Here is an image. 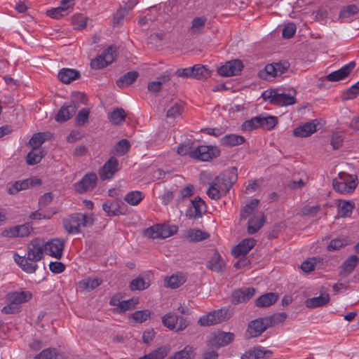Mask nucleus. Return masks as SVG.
I'll return each instance as SVG.
<instances>
[{
    "label": "nucleus",
    "instance_id": "1",
    "mask_svg": "<svg viewBox=\"0 0 359 359\" xmlns=\"http://www.w3.org/2000/svg\"><path fill=\"white\" fill-rule=\"evenodd\" d=\"M237 169L234 167L217 175L210 183L207 190L208 196L213 200L224 196L237 181Z\"/></svg>",
    "mask_w": 359,
    "mask_h": 359
},
{
    "label": "nucleus",
    "instance_id": "2",
    "mask_svg": "<svg viewBox=\"0 0 359 359\" xmlns=\"http://www.w3.org/2000/svg\"><path fill=\"white\" fill-rule=\"evenodd\" d=\"M64 229L71 234L79 233L81 229L91 225L93 219L85 214L75 213L63 219Z\"/></svg>",
    "mask_w": 359,
    "mask_h": 359
},
{
    "label": "nucleus",
    "instance_id": "3",
    "mask_svg": "<svg viewBox=\"0 0 359 359\" xmlns=\"http://www.w3.org/2000/svg\"><path fill=\"white\" fill-rule=\"evenodd\" d=\"M358 183V177L355 175L346 171H340L338 173L339 194H346L353 193Z\"/></svg>",
    "mask_w": 359,
    "mask_h": 359
},
{
    "label": "nucleus",
    "instance_id": "4",
    "mask_svg": "<svg viewBox=\"0 0 359 359\" xmlns=\"http://www.w3.org/2000/svg\"><path fill=\"white\" fill-rule=\"evenodd\" d=\"M177 231V227L175 225L156 224L146 229L144 234L153 239L166 238L176 233Z\"/></svg>",
    "mask_w": 359,
    "mask_h": 359
},
{
    "label": "nucleus",
    "instance_id": "5",
    "mask_svg": "<svg viewBox=\"0 0 359 359\" xmlns=\"http://www.w3.org/2000/svg\"><path fill=\"white\" fill-rule=\"evenodd\" d=\"M219 154V151L216 147L201 145L193 149L189 153V156L197 161H208L217 157Z\"/></svg>",
    "mask_w": 359,
    "mask_h": 359
},
{
    "label": "nucleus",
    "instance_id": "6",
    "mask_svg": "<svg viewBox=\"0 0 359 359\" xmlns=\"http://www.w3.org/2000/svg\"><path fill=\"white\" fill-rule=\"evenodd\" d=\"M162 322L165 327L175 332L184 330L189 325L186 318L172 313L165 314Z\"/></svg>",
    "mask_w": 359,
    "mask_h": 359
},
{
    "label": "nucleus",
    "instance_id": "7",
    "mask_svg": "<svg viewBox=\"0 0 359 359\" xmlns=\"http://www.w3.org/2000/svg\"><path fill=\"white\" fill-rule=\"evenodd\" d=\"M116 57L115 50L108 47L104 52L90 62V67L95 69H102L113 62Z\"/></svg>",
    "mask_w": 359,
    "mask_h": 359
},
{
    "label": "nucleus",
    "instance_id": "8",
    "mask_svg": "<svg viewBox=\"0 0 359 359\" xmlns=\"http://www.w3.org/2000/svg\"><path fill=\"white\" fill-rule=\"evenodd\" d=\"M296 91L292 90L291 93H280L278 90H273L269 92V97L271 101L280 106H287L295 103Z\"/></svg>",
    "mask_w": 359,
    "mask_h": 359
},
{
    "label": "nucleus",
    "instance_id": "9",
    "mask_svg": "<svg viewBox=\"0 0 359 359\" xmlns=\"http://www.w3.org/2000/svg\"><path fill=\"white\" fill-rule=\"evenodd\" d=\"M287 62H278L269 64L264 69L259 72V75L264 79H268L270 77H276L284 74L288 69Z\"/></svg>",
    "mask_w": 359,
    "mask_h": 359
},
{
    "label": "nucleus",
    "instance_id": "10",
    "mask_svg": "<svg viewBox=\"0 0 359 359\" xmlns=\"http://www.w3.org/2000/svg\"><path fill=\"white\" fill-rule=\"evenodd\" d=\"M44 243L39 238L32 240L27 247V257L29 259L39 262L43 256Z\"/></svg>",
    "mask_w": 359,
    "mask_h": 359
},
{
    "label": "nucleus",
    "instance_id": "11",
    "mask_svg": "<svg viewBox=\"0 0 359 359\" xmlns=\"http://www.w3.org/2000/svg\"><path fill=\"white\" fill-rule=\"evenodd\" d=\"M65 241L60 238H53L44 243L45 252L55 259H60L63 255Z\"/></svg>",
    "mask_w": 359,
    "mask_h": 359
},
{
    "label": "nucleus",
    "instance_id": "12",
    "mask_svg": "<svg viewBox=\"0 0 359 359\" xmlns=\"http://www.w3.org/2000/svg\"><path fill=\"white\" fill-rule=\"evenodd\" d=\"M97 182V175L94 172H89L85 175L82 179L74 184L76 191L85 193L93 190Z\"/></svg>",
    "mask_w": 359,
    "mask_h": 359
},
{
    "label": "nucleus",
    "instance_id": "13",
    "mask_svg": "<svg viewBox=\"0 0 359 359\" xmlns=\"http://www.w3.org/2000/svg\"><path fill=\"white\" fill-rule=\"evenodd\" d=\"M233 334L231 332L218 331L209 336L208 344L215 347L224 346L230 344L233 340Z\"/></svg>",
    "mask_w": 359,
    "mask_h": 359
},
{
    "label": "nucleus",
    "instance_id": "14",
    "mask_svg": "<svg viewBox=\"0 0 359 359\" xmlns=\"http://www.w3.org/2000/svg\"><path fill=\"white\" fill-rule=\"evenodd\" d=\"M226 319L225 313L221 310L213 311L201 316L198 323L201 326H211L224 321Z\"/></svg>",
    "mask_w": 359,
    "mask_h": 359
},
{
    "label": "nucleus",
    "instance_id": "15",
    "mask_svg": "<svg viewBox=\"0 0 359 359\" xmlns=\"http://www.w3.org/2000/svg\"><path fill=\"white\" fill-rule=\"evenodd\" d=\"M32 231V227L29 223L9 227L2 231V236L8 238L25 237Z\"/></svg>",
    "mask_w": 359,
    "mask_h": 359
},
{
    "label": "nucleus",
    "instance_id": "16",
    "mask_svg": "<svg viewBox=\"0 0 359 359\" xmlns=\"http://www.w3.org/2000/svg\"><path fill=\"white\" fill-rule=\"evenodd\" d=\"M243 67V63L241 60H233L219 67L217 72L221 76H231L238 74Z\"/></svg>",
    "mask_w": 359,
    "mask_h": 359
},
{
    "label": "nucleus",
    "instance_id": "17",
    "mask_svg": "<svg viewBox=\"0 0 359 359\" xmlns=\"http://www.w3.org/2000/svg\"><path fill=\"white\" fill-rule=\"evenodd\" d=\"M266 320V318H261L250 323L248 332L250 337H257L262 334L268 327H270V324H268Z\"/></svg>",
    "mask_w": 359,
    "mask_h": 359
},
{
    "label": "nucleus",
    "instance_id": "18",
    "mask_svg": "<svg viewBox=\"0 0 359 359\" xmlns=\"http://www.w3.org/2000/svg\"><path fill=\"white\" fill-rule=\"evenodd\" d=\"M118 162L114 157H111L102 167L99 174L102 180L111 179L118 170Z\"/></svg>",
    "mask_w": 359,
    "mask_h": 359
},
{
    "label": "nucleus",
    "instance_id": "19",
    "mask_svg": "<svg viewBox=\"0 0 359 359\" xmlns=\"http://www.w3.org/2000/svg\"><path fill=\"white\" fill-rule=\"evenodd\" d=\"M273 356L271 350L262 346L255 347L242 355L241 359H269Z\"/></svg>",
    "mask_w": 359,
    "mask_h": 359
},
{
    "label": "nucleus",
    "instance_id": "20",
    "mask_svg": "<svg viewBox=\"0 0 359 359\" xmlns=\"http://www.w3.org/2000/svg\"><path fill=\"white\" fill-rule=\"evenodd\" d=\"M191 207L187 210V215L189 218L198 219L202 217L206 210V205L201 198H195L191 201Z\"/></svg>",
    "mask_w": 359,
    "mask_h": 359
},
{
    "label": "nucleus",
    "instance_id": "21",
    "mask_svg": "<svg viewBox=\"0 0 359 359\" xmlns=\"http://www.w3.org/2000/svg\"><path fill=\"white\" fill-rule=\"evenodd\" d=\"M77 106L74 102L65 103L59 109L55 119L57 122H65L75 114Z\"/></svg>",
    "mask_w": 359,
    "mask_h": 359
},
{
    "label": "nucleus",
    "instance_id": "22",
    "mask_svg": "<svg viewBox=\"0 0 359 359\" xmlns=\"http://www.w3.org/2000/svg\"><path fill=\"white\" fill-rule=\"evenodd\" d=\"M14 260L16 264L22 269V270L28 273H34L37 268L38 265L36 264V261L29 259L28 257L25 256H20L18 254H14Z\"/></svg>",
    "mask_w": 359,
    "mask_h": 359
},
{
    "label": "nucleus",
    "instance_id": "23",
    "mask_svg": "<svg viewBox=\"0 0 359 359\" xmlns=\"http://www.w3.org/2000/svg\"><path fill=\"white\" fill-rule=\"evenodd\" d=\"M225 266V262L221 255L217 251L213 250L211 257L206 262L207 269L219 273L224 271Z\"/></svg>",
    "mask_w": 359,
    "mask_h": 359
},
{
    "label": "nucleus",
    "instance_id": "24",
    "mask_svg": "<svg viewBox=\"0 0 359 359\" xmlns=\"http://www.w3.org/2000/svg\"><path fill=\"white\" fill-rule=\"evenodd\" d=\"M256 243L253 238H245L234 246L231 250L232 255L235 257L245 255L255 246Z\"/></svg>",
    "mask_w": 359,
    "mask_h": 359
},
{
    "label": "nucleus",
    "instance_id": "25",
    "mask_svg": "<svg viewBox=\"0 0 359 359\" xmlns=\"http://www.w3.org/2000/svg\"><path fill=\"white\" fill-rule=\"evenodd\" d=\"M32 297V294L29 291L11 292L7 294L6 299L20 306V304L27 302Z\"/></svg>",
    "mask_w": 359,
    "mask_h": 359
},
{
    "label": "nucleus",
    "instance_id": "26",
    "mask_svg": "<svg viewBox=\"0 0 359 359\" xmlns=\"http://www.w3.org/2000/svg\"><path fill=\"white\" fill-rule=\"evenodd\" d=\"M253 287H244L235 290L232 294V302L234 304L245 302L249 300L255 294Z\"/></svg>",
    "mask_w": 359,
    "mask_h": 359
},
{
    "label": "nucleus",
    "instance_id": "27",
    "mask_svg": "<svg viewBox=\"0 0 359 359\" xmlns=\"http://www.w3.org/2000/svg\"><path fill=\"white\" fill-rule=\"evenodd\" d=\"M354 208L355 203L353 201L338 199V217H351Z\"/></svg>",
    "mask_w": 359,
    "mask_h": 359
},
{
    "label": "nucleus",
    "instance_id": "28",
    "mask_svg": "<svg viewBox=\"0 0 359 359\" xmlns=\"http://www.w3.org/2000/svg\"><path fill=\"white\" fill-rule=\"evenodd\" d=\"M149 276V273H142L134 278L130 283L131 290H143L149 287L151 284Z\"/></svg>",
    "mask_w": 359,
    "mask_h": 359
},
{
    "label": "nucleus",
    "instance_id": "29",
    "mask_svg": "<svg viewBox=\"0 0 359 359\" xmlns=\"http://www.w3.org/2000/svg\"><path fill=\"white\" fill-rule=\"evenodd\" d=\"M316 121L307 122L305 124L296 128L293 130V135L295 137H306L316 131Z\"/></svg>",
    "mask_w": 359,
    "mask_h": 359
},
{
    "label": "nucleus",
    "instance_id": "30",
    "mask_svg": "<svg viewBox=\"0 0 359 359\" xmlns=\"http://www.w3.org/2000/svg\"><path fill=\"white\" fill-rule=\"evenodd\" d=\"M79 76V72L74 69L63 68L58 73L59 79L67 84L78 79Z\"/></svg>",
    "mask_w": 359,
    "mask_h": 359
},
{
    "label": "nucleus",
    "instance_id": "31",
    "mask_svg": "<svg viewBox=\"0 0 359 359\" xmlns=\"http://www.w3.org/2000/svg\"><path fill=\"white\" fill-rule=\"evenodd\" d=\"M207 18L205 16L195 17L192 19L189 32L191 34H199L205 29Z\"/></svg>",
    "mask_w": 359,
    "mask_h": 359
},
{
    "label": "nucleus",
    "instance_id": "32",
    "mask_svg": "<svg viewBox=\"0 0 359 359\" xmlns=\"http://www.w3.org/2000/svg\"><path fill=\"white\" fill-rule=\"evenodd\" d=\"M264 223V217L263 214L259 213L254 215L248 221V232L250 234L255 233L258 231Z\"/></svg>",
    "mask_w": 359,
    "mask_h": 359
},
{
    "label": "nucleus",
    "instance_id": "33",
    "mask_svg": "<svg viewBox=\"0 0 359 359\" xmlns=\"http://www.w3.org/2000/svg\"><path fill=\"white\" fill-rule=\"evenodd\" d=\"M186 276L182 273L172 274L165 279V286L172 289H176L183 285L186 281Z\"/></svg>",
    "mask_w": 359,
    "mask_h": 359
},
{
    "label": "nucleus",
    "instance_id": "34",
    "mask_svg": "<svg viewBox=\"0 0 359 359\" xmlns=\"http://www.w3.org/2000/svg\"><path fill=\"white\" fill-rule=\"evenodd\" d=\"M330 300L329 294L322 293L318 297L307 299L305 305L307 308L313 309L325 305Z\"/></svg>",
    "mask_w": 359,
    "mask_h": 359
},
{
    "label": "nucleus",
    "instance_id": "35",
    "mask_svg": "<svg viewBox=\"0 0 359 359\" xmlns=\"http://www.w3.org/2000/svg\"><path fill=\"white\" fill-rule=\"evenodd\" d=\"M245 138L238 135L229 134L224 136L220 141L222 145L227 147H232L242 144Z\"/></svg>",
    "mask_w": 359,
    "mask_h": 359
},
{
    "label": "nucleus",
    "instance_id": "36",
    "mask_svg": "<svg viewBox=\"0 0 359 359\" xmlns=\"http://www.w3.org/2000/svg\"><path fill=\"white\" fill-rule=\"evenodd\" d=\"M209 237V233L200 229H190L185 234L186 240L189 242H200Z\"/></svg>",
    "mask_w": 359,
    "mask_h": 359
},
{
    "label": "nucleus",
    "instance_id": "37",
    "mask_svg": "<svg viewBox=\"0 0 359 359\" xmlns=\"http://www.w3.org/2000/svg\"><path fill=\"white\" fill-rule=\"evenodd\" d=\"M260 128L270 130L273 129L278 123V118L267 114H261L259 115Z\"/></svg>",
    "mask_w": 359,
    "mask_h": 359
},
{
    "label": "nucleus",
    "instance_id": "38",
    "mask_svg": "<svg viewBox=\"0 0 359 359\" xmlns=\"http://www.w3.org/2000/svg\"><path fill=\"white\" fill-rule=\"evenodd\" d=\"M34 359H67L63 353L58 352L55 348H46L37 354Z\"/></svg>",
    "mask_w": 359,
    "mask_h": 359
},
{
    "label": "nucleus",
    "instance_id": "39",
    "mask_svg": "<svg viewBox=\"0 0 359 359\" xmlns=\"http://www.w3.org/2000/svg\"><path fill=\"white\" fill-rule=\"evenodd\" d=\"M170 77L168 74L162 75L157 78L156 81H151L147 85L148 91L151 93H157L161 88L163 84L170 81Z\"/></svg>",
    "mask_w": 359,
    "mask_h": 359
},
{
    "label": "nucleus",
    "instance_id": "40",
    "mask_svg": "<svg viewBox=\"0 0 359 359\" xmlns=\"http://www.w3.org/2000/svg\"><path fill=\"white\" fill-rule=\"evenodd\" d=\"M278 299V295L274 292H269L260 296L256 300L258 307H267L274 304Z\"/></svg>",
    "mask_w": 359,
    "mask_h": 359
},
{
    "label": "nucleus",
    "instance_id": "41",
    "mask_svg": "<svg viewBox=\"0 0 359 359\" xmlns=\"http://www.w3.org/2000/svg\"><path fill=\"white\" fill-rule=\"evenodd\" d=\"M102 283V280L99 278H85L79 283V288L87 292L91 291Z\"/></svg>",
    "mask_w": 359,
    "mask_h": 359
},
{
    "label": "nucleus",
    "instance_id": "42",
    "mask_svg": "<svg viewBox=\"0 0 359 359\" xmlns=\"http://www.w3.org/2000/svg\"><path fill=\"white\" fill-rule=\"evenodd\" d=\"M359 261V258L357 255L350 256L341 265V271L340 275H348L357 266Z\"/></svg>",
    "mask_w": 359,
    "mask_h": 359
},
{
    "label": "nucleus",
    "instance_id": "43",
    "mask_svg": "<svg viewBox=\"0 0 359 359\" xmlns=\"http://www.w3.org/2000/svg\"><path fill=\"white\" fill-rule=\"evenodd\" d=\"M193 73V78L198 80H205L211 76V71L201 65H194Z\"/></svg>",
    "mask_w": 359,
    "mask_h": 359
},
{
    "label": "nucleus",
    "instance_id": "44",
    "mask_svg": "<svg viewBox=\"0 0 359 359\" xmlns=\"http://www.w3.org/2000/svg\"><path fill=\"white\" fill-rule=\"evenodd\" d=\"M322 264V260L319 258L311 257L304 261L302 265L301 269L304 272L309 273L318 268H320Z\"/></svg>",
    "mask_w": 359,
    "mask_h": 359
},
{
    "label": "nucleus",
    "instance_id": "45",
    "mask_svg": "<svg viewBox=\"0 0 359 359\" xmlns=\"http://www.w3.org/2000/svg\"><path fill=\"white\" fill-rule=\"evenodd\" d=\"M126 114L122 108H116L108 115L109 121L115 125H118L125 121Z\"/></svg>",
    "mask_w": 359,
    "mask_h": 359
},
{
    "label": "nucleus",
    "instance_id": "46",
    "mask_svg": "<svg viewBox=\"0 0 359 359\" xmlns=\"http://www.w3.org/2000/svg\"><path fill=\"white\" fill-rule=\"evenodd\" d=\"M31 183L29 180L17 181L8 187V191L10 194H16L20 191L28 189Z\"/></svg>",
    "mask_w": 359,
    "mask_h": 359
},
{
    "label": "nucleus",
    "instance_id": "47",
    "mask_svg": "<svg viewBox=\"0 0 359 359\" xmlns=\"http://www.w3.org/2000/svg\"><path fill=\"white\" fill-rule=\"evenodd\" d=\"M144 195L142 191H133L126 194L124 200L131 205H137L144 198Z\"/></svg>",
    "mask_w": 359,
    "mask_h": 359
},
{
    "label": "nucleus",
    "instance_id": "48",
    "mask_svg": "<svg viewBox=\"0 0 359 359\" xmlns=\"http://www.w3.org/2000/svg\"><path fill=\"white\" fill-rule=\"evenodd\" d=\"M138 74L136 72H129L119 78L116 84L119 87L127 86L132 84L137 78Z\"/></svg>",
    "mask_w": 359,
    "mask_h": 359
},
{
    "label": "nucleus",
    "instance_id": "49",
    "mask_svg": "<svg viewBox=\"0 0 359 359\" xmlns=\"http://www.w3.org/2000/svg\"><path fill=\"white\" fill-rule=\"evenodd\" d=\"M102 208L107 215L110 217L122 214L118 204L115 202L107 201L103 204Z\"/></svg>",
    "mask_w": 359,
    "mask_h": 359
},
{
    "label": "nucleus",
    "instance_id": "50",
    "mask_svg": "<svg viewBox=\"0 0 359 359\" xmlns=\"http://www.w3.org/2000/svg\"><path fill=\"white\" fill-rule=\"evenodd\" d=\"M87 17L82 13H77L72 16V22L74 29H82L86 26Z\"/></svg>",
    "mask_w": 359,
    "mask_h": 359
},
{
    "label": "nucleus",
    "instance_id": "51",
    "mask_svg": "<svg viewBox=\"0 0 359 359\" xmlns=\"http://www.w3.org/2000/svg\"><path fill=\"white\" fill-rule=\"evenodd\" d=\"M356 63L354 61L344 65L338 69V81L344 80L351 74L355 67Z\"/></svg>",
    "mask_w": 359,
    "mask_h": 359
},
{
    "label": "nucleus",
    "instance_id": "52",
    "mask_svg": "<svg viewBox=\"0 0 359 359\" xmlns=\"http://www.w3.org/2000/svg\"><path fill=\"white\" fill-rule=\"evenodd\" d=\"M43 158L42 151L32 149L27 156V163L33 165L39 163Z\"/></svg>",
    "mask_w": 359,
    "mask_h": 359
},
{
    "label": "nucleus",
    "instance_id": "53",
    "mask_svg": "<svg viewBox=\"0 0 359 359\" xmlns=\"http://www.w3.org/2000/svg\"><path fill=\"white\" fill-rule=\"evenodd\" d=\"M168 355V349L161 347L139 359H163Z\"/></svg>",
    "mask_w": 359,
    "mask_h": 359
},
{
    "label": "nucleus",
    "instance_id": "54",
    "mask_svg": "<svg viewBox=\"0 0 359 359\" xmlns=\"http://www.w3.org/2000/svg\"><path fill=\"white\" fill-rule=\"evenodd\" d=\"M287 318L285 313H277L269 317H266V322L270 324V327L283 323Z\"/></svg>",
    "mask_w": 359,
    "mask_h": 359
},
{
    "label": "nucleus",
    "instance_id": "55",
    "mask_svg": "<svg viewBox=\"0 0 359 359\" xmlns=\"http://www.w3.org/2000/svg\"><path fill=\"white\" fill-rule=\"evenodd\" d=\"M260 122L259 120V115L252 118L250 120L245 121L242 124V130L243 131H251L255 129L260 128Z\"/></svg>",
    "mask_w": 359,
    "mask_h": 359
},
{
    "label": "nucleus",
    "instance_id": "56",
    "mask_svg": "<svg viewBox=\"0 0 359 359\" xmlns=\"http://www.w3.org/2000/svg\"><path fill=\"white\" fill-rule=\"evenodd\" d=\"M45 141V133H38L34 134L29 141V144L34 149H36L41 146Z\"/></svg>",
    "mask_w": 359,
    "mask_h": 359
},
{
    "label": "nucleus",
    "instance_id": "57",
    "mask_svg": "<svg viewBox=\"0 0 359 359\" xmlns=\"http://www.w3.org/2000/svg\"><path fill=\"white\" fill-rule=\"evenodd\" d=\"M358 11L359 9L355 5H348L341 8L338 17L341 18H346L354 14H356L358 12Z\"/></svg>",
    "mask_w": 359,
    "mask_h": 359
},
{
    "label": "nucleus",
    "instance_id": "58",
    "mask_svg": "<svg viewBox=\"0 0 359 359\" xmlns=\"http://www.w3.org/2000/svg\"><path fill=\"white\" fill-rule=\"evenodd\" d=\"M46 15L51 18L59 19L60 18L64 17L68 14L67 12H66V8L58 6L47 10Z\"/></svg>",
    "mask_w": 359,
    "mask_h": 359
},
{
    "label": "nucleus",
    "instance_id": "59",
    "mask_svg": "<svg viewBox=\"0 0 359 359\" xmlns=\"http://www.w3.org/2000/svg\"><path fill=\"white\" fill-rule=\"evenodd\" d=\"M138 303V299L132 298L126 301H121L118 303V309L120 312H125L126 311L132 310L135 309V305Z\"/></svg>",
    "mask_w": 359,
    "mask_h": 359
},
{
    "label": "nucleus",
    "instance_id": "60",
    "mask_svg": "<svg viewBox=\"0 0 359 359\" xmlns=\"http://www.w3.org/2000/svg\"><path fill=\"white\" fill-rule=\"evenodd\" d=\"M183 110V107L181 104L175 103L171 106L167 111L168 118H175L179 116Z\"/></svg>",
    "mask_w": 359,
    "mask_h": 359
},
{
    "label": "nucleus",
    "instance_id": "61",
    "mask_svg": "<svg viewBox=\"0 0 359 359\" xmlns=\"http://www.w3.org/2000/svg\"><path fill=\"white\" fill-rule=\"evenodd\" d=\"M296 29V25L293 22H288L285 24L283 29V37L285 39L292 38L295 34Z\"/></svg>",
    "mask_w": 359,
    "mask_h": 359
},
{
    "label": "nucleus",
    "instance_id": "62",
    "mask_svg": "<svg viewBox=\"0 0 359 359\" xmlns=\"http://www.w3.org/2000/svg\"><path fill=\"white\" fill-rule=\"evenodd\" d=\"M90 114V110L88 109H81L78 115L76 116V121L78 126H83L86 123H87L88 120V116Z\"/></svg>",
    "mask_w": 359,
    "mask_h": 359
},
{
    "label": "nucleus",
    "instance_id": "63",
    "mask_svg": "<svg viewBox=\"0 0 359 359\" xmlns=\"http://www.w3.org/2000/svg\"><path fill=\"white\" fill-rule=\"evenodd\" d=\"M129 148L130 143L126 139L120 140L116 145V151L117 154H118L119 155L125 154L128 151Z\"/></svg>",
    "mask_w": 359,
    "mask_h": 359
},
{
    "label": "nucleus",
    "instance_id": "64",
    "mask_svg": "<svg viewBox=\"0 0 359 359\" xmlns=\"http://www.w3.org/2000/svg\"><path fill=\"white\" fill-rule=\"evenodd\" d=\"M191 348L186 347L184 349L176 352L172 356L167 359H190Z\"/></svg>",
    "mask_w": 359,
    "mask_h": 359
}]
</instances>
